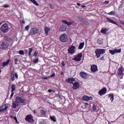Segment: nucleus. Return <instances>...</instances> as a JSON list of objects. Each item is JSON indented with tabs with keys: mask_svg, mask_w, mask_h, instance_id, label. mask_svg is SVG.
Wrapping results in <instances>:
<instances>
[{
	"mask_svg": "<svg viewBox=\"0 0 124 124\" xmlns=\"http://www.w3.org/2000/svg\"><path fill=\"white\" fill-rule=\"evenodd\" d=\"M105 52H106V49H95V53L96 57H97V59H98V58H100L101 55H103V54H105Z\"/></svg>",
	"mask_w": 124,
	"mask_h": 124,
	"instance_id": "f257e3e1",
	"label": "nucleus"
},
{
	"mask_svg": "<svg viewBox=\"0 0 124 124\" xmlns=\"http://www.w3.org/2000/svg\"><path fill=\"white\" fill-rule=\"evenodd\" d=\"M0 30L2 32L6 33V32L9 31V27L7 24L5 23L1 26Z\"/></svg>",
	"mask_w": 124,
	"mask_h": 124,
	"instance_id": "f03ea898",
	"label": "nucleus"
},
{
	"mask_svg": "<svg viewBox=\"0 0 124 124\" xmlns=\"http://www.w3.org/2000/svg\"><path fill=\"white\" fill-rule=\"evenodd\" d=\"M68 39V37L67 36V34L65 33L62 34L60 37V40L61 42H67Z\"/></svg>",
	"mask_w": 124,
	"mask_h": 124,
	"instance_id": "7ed1b4c3",
	"label": "nucleus"
},
{
	"mask_svg": "<svg viewBox=\"0 0 124 124\" xmlns=\"http://www.w3.org/2000/svg\"><path fill=\"white\" fill-rule=\"evenodd\" d=\"M76 52V46H70L68 49V54H75Z\"/></svg>",
	"mask_w": 124,
	"mask_h": 124,
	"instance_id": "20e7f679",
	"label": "nucleus"
},
{
	"mask_svg": "<svg viewBox=\"0 0 124 124\" xmlns=\"http://www.w3.org/2000/svg\"><path fill=\"white\" fill-rule=\"evenodd\" d=\"M16 101L19 103H26L27 102V100L26 99H23L22 97H21L20 95H18L16 97Z\"/></svg>",
	"mask_w": 124,
	"mask_h": 124,
	"instance_id": "39448f33",
	"label": "nucleus"
},
{
	"mask_svg": "<svg viewBox=\"0 0 124 124\" xmlns=\"http://www.w3.org/2000/svg\"><path fill=\"white\" fill-rule=\"evenodd\" d=\"M122 51V49H114L113 50H109V52L110 53V54H111V55H115V54H118L119 53H121Z\"/></svg>",
	"mask_w": 124,
	"mask_h": 124,
	"instance_id": "423d86ee",
	"label": "nucleus"
},
{
	"mask_svg": "<svg viewBox=\"0 0 124 124\" xmlns=\"http://www.w3.org/2000/svg\"><path fill=\"white\" fill-rule=\"evenodd\" d=\"M83 56L82 53H78V55L73 59L75 62H80L81 61V58Z\"/></svg>",
	"mask_w": 124,
	"mask_h": 124,
	"instance_id": "0eeeda50",
	"label": "nucleus"
},
{
	"mask_svg": "<svg viewBox=\"0 0 124 124\" xmlns=\"http://www.w3.org/2000/svg\"><path fill=\"white\" fill-rule=\"evenodd\" d=\"M106 92H107V89L104 87L99 91L98 93L99 95L102 96V95H104L106 93Z\"/></svg>",
	"mask_w": 124,
	"mask_h": 124,
	"instance_id": "6e6552de",
	"label": "nucleus"
},
{
	"mask_svg": "<svg viewBox=\"0 0 124 124\" xmlns=\"http://www.w3.org/2000/svg\"><path fill=\"white\" fill-rule=\"evenodd\" d=\"M91 71L93 73L97 71V66L95 64H93L91 66Z\"/></svg>",
	"mask_w": 124,
	"mask_h": 124,
	"instance_id": "1a4fd4ad",
	"label": "nucleus"
},
{
	"mask_svg": "<svg viewBox=\"0 0 124 124\" xmlns=\"http://www.w3.org/2000/svg\"><path fill=\"white\" fill-rule=\"evenodd\" d=\"M25 120L27 122H29V123H32L34 122L33 119H32V117L31 115H27L26 118H25Z\"/></svg>",
	"mask_w": 124,
	"mask_h": 124,
	"instance_id": "9d476101",
	"label": "nucleus"
},
{
	"mask_svg": "<svg viewBox=\"0 0 124 124\" xmlns=\"http://www.w3.org/2000/svg\"><path fill=\"white\" fill-rule=\"evenodd\" d=\"M36 33H38V30L35 28L32 29L30 32V35H33V34H36Z\"/></svg>",
	"mask_w": 124,
	"mask_h": 124,
	"instance_id": "9b49d317",
	"label": "nucleus"
},
{
	"mask_svg": "<svg viewBox=\"0 0 124 124\" xmlns=\"http://www.w3.org/2000/svg\"><path fill=\"white\" fill-rule=\"evenodd\" d=\"M124 69L123 67H121L118 69V75L119 76H124Z\"/></svg>",
	"mask_w": 124,
	"mask_h": 124,
	"instance_id": "f8f14e48",
	"label": "nucleus"
},
{
	"mask_svg": "<svg viewBox=\"0 0 124 124\" xmlns=\"http://www.w3.org/2000/svg\"><path fill=\"white\" fill-rule=\"evenodd\" d=\"M8 46H9V44L2 42L0 45V48L5 50V49H7V48H8Z\"/></svg>",
	"mask_w": 124,
	"mask_h": 124,
	"instance_id": "ddd939ff",
	"label": "nucleus"
},
{
	"mask_svg": "<svg viewBox=\"0 0 124 124\" xmlns=\"http://www.w3.org/2000/svg\"><path fill=\"white\" fill-rule=\"evenodd\" d=\"M7 108H8V106H6V105H3L0 107V113H1V112H5V111L7 110Z\"/></svg>",
	"mask_w": 124,
	"mask_h": 124,
	"instance_id": "4468645a",
	"label": "nucleus"
},
{
	"mask_svg": "<svg viewBox=\"0 0 124 124\" xmlns=\"http://www.w3.org/2000/svg\"><path fill=\"white\" fill-rule=\"evenodd\" d=\"M79 87H80V85L78 82H76L73 83V90H77V89H79Z\"/></svg>",
	"mask_w": 124,
	"mask_h": 124,
	"instance_id": "2eb2a0df",
	"label": "nucleus"
},
{
	"mask_svg": "<svg viewBox=\"0 0 124 124\" xmlns=\"http://www.w3.org/2000/svg\"><path fill=\"white\" fill-rule=\"evenodd\" d=\"M66 82L69 83V84H73L74 82H76V79L74 78H69L66 79Z\"/></svg>",
	"mask_w": 124,
	"mask_h": 124,
	"instance_id": "dca6fc26",
	"label": "nucleus"
},
{
	"mask_svg": "<svg viewBox=\"0 0 124 124\" xmlns=\"http://www.w3.org/2000/svg\"><path fill=\"white\" fill-rule=\"evenodd\" d=\"M82 100H84L85 101H89V100H93V97L84 95L82 97Z\"/></svg>",
	"mask_w": 124,
	"mask_h": 124,
	"instance_id": "f3484780",
	"label": "nucleus"
},
{
	"mask_svg": "<svg viewBox=\"0 0 124 124\" xmlns=\"http://www.w3.org/2000/svg\"><path fill=\"white\" fill-rule=\"evenodd\" d=\"M62 22L64 23L67 25V26H70L73 24V21H67L66 20H62Z\"/></svg>",
	"mask_w": 124,
	"mask_h": 124,
	"instance_id": "a211bd4d",
	"label": "nucleus"
},
{
	"mask_svg": "<svg viewBox=\"0 0 124 124\" xmlns=\"http://www.w3.org/2000/svg\"><path fill=\"white\" fill-rule=\"evenodd\" d=\"M40 116L42 117L46 115V110L44 108H42L40 111Z\"/></svg>",
	"mask_w": 124,
	"mask_h": 124,
	"instance_id": "6ab92c4d",
	"label": "nucleus"
},
{
	"mask_svg": "<svg viewBox=\"0 0 124 124\" xmlns=\"http://www.w3.org/2000/svg\"><path fill=\"white\" fill-rule=\"evenodd\" d=\"M80 76L82 78L86 79L88 77V74L85 73V72H82L80 73Z\"/></svg>",
	"mask_w": 124,
	"mask_h": 124,
	"instance_id": "aec40b11",
	"label": "nucleus"
},
{
	"mask_svg": "<svg viewBox=\"0 0 124 124\" xmlns=\"http://www.w3.org/2000/svg\"><path fill=\"white\" fill-rule=\"evenodd\" d=\"M5 39L8 41H13V39H14V38L11 35H10L6 37Z\"/></svg>",
	"mask_w": 124,
	"mask_h": 124,
	"instance_id": "412c9836",
	"label": "nucleus"
},
{
	"mask_svg": "<svg viewBox=\"0 0 124 124\" xmlns=\"http://www.w3.org/2000/svg\"><path fill=\"white\" fill-rule=\"evenodd\" d=\"M106 20H107L108 21H109V22H110V23H111L112 24H114V25H116V26H119V24H118L117 23V22H116V21L111 20L109 17H107Z\"/></svg>",
	"mask_w": 124,
	"mask_h": 124,
	"instance_id": "4be33fe9",
	"label": "nucleus"
},
{
	"mask_svg": "<svg viewBox=\"0 0 124 124\" xmlns=\"http://www.w3.org/2000/svg\"><path fill=\"white\" fill-rule=\"evenodd\" d=\"M45 32L46 34V35H48V33L50 31H51V29L49 27H46L44 29Z\"/></svg>",
	"mask_w": 124,
	"mask_h": 124,
	"instance_id": "5701e85b",
	"label": "nucleus"
},
{
	"mask_svg": "<svg viewBox=\"0 0 124 124\" xmlns=\"http://www.w3.org/2000/svg\"><path fill=\"white\" fill-rule=\"evenodd\" d=\"M19 103L16 100L15 102H13V108L14 109H15V108H16L19 106Z\"/></svg>",
	"mask_w": 124,
	"mask_h": 124,
	"instance_id": "b1692460",
	"label": "nucleus"
},
{
	"mask_svg": "<svg viewBox=\"0 0 124 124\" xmlns=\"http://www.w3.org/2000/svg\"><path fill=\"white\" fill-rule=\"evenodd\" d=\"M108 98H109L110 102H113V100H114V94L110 93L108 94Z\"/></svg>",
	"mask_w": 124,
	"mask_h": 124,
	"instance_id": "393cba45",
	"label": "nucleus"
},
{
	"mask_svg": "<svg viewBox=\"0 0 124 124\" xmlns=\"http://www.w3.org/2000/svg\"><path fill=\"white\" fill-rule=\"evenodd\" d=\"M108 58V55L107 54L105 55L104 56H102L101 58H99V61H105L106 60H107V58Z\"/></svg>",
	"mask_w": 124,
	"mask_h": 124,
	"instance_id": "a878e982",
	"label": "nucleus"
},
{
	"mask_svg": "<svg viewBox=\"0 0 124 124\" xmlns=\"http://www.w3.org/2000/svg\"><path fill=\"white\" fill-rule=\"evenodd\" d=\"M66 29H67V27L65 25H63L60 28V30L61 31H66Z\"/></svg>",
	"mask_w": 124,
	"mask_h": 124,
	"instance_id": "bb28decb",
	"label": "nucleus"
},
{
	"mask_svg": "<svg viewBox=\"0 0 124 124\" xmlns=\"http://www.w3.org/2000/svg\"><path fill=\"white\" fill-rule=\"evenodd\" d=\"M10 62V60H8L6 62H3L1 64L2 66H3L4 67L6 66V65H7L8 64V63H9Z\"/></svg>",
	"mask_w": 124,
	"mask_h": 124,
	"instance_id": "cd10ccee",
	"label": "nucleus"
},
{
	"mask_svg": "<svg viewBox=\"0 0 124 124\" xmlns=\"http://www.w3.org/2000/svg\"><path fill=\"white\" fill-rule=\"evenodd\" d=\"M80 21L82 23L85 24V25H89V22L87 21L84 18H82Z\"/></svg>",
	"mask_w": 124,
	"mask_h": 124,
	"instance_id": "c85d7f7f",
	"label": "nucleus"
},
{
	"mask_svg": "<svg viewBox=\"0 0 124 124\" xmlns=\"http://www.w3.org/2000/svg\"><path fill=\"white\" fill-rule=\"evenodd\" d=\"M84 45H85V43H81L78 46V49L80 50H81V49H83Z\"/></svg>",
	"mask_w": 124,
	"mask_h": 124,
	"instance_id": "c756f323",
	"label": "nucleus"
},
{
	"mask_svg": "<svg viewBox=\"0 0 124 124\" xmlns=\"http://www.w3.org/2000/svg\"><path fill=\"white\" fill-rule=\"evenodd\" d=\"M30 0V1H31V2H32V3H33L35 5H36V6H38V5H39V4L37 3L36 0Z\"/></svg>",
	"mask_w": 124,
	"mask_h": 124,
	"instance_id": "7c9ffc66",
	"label": "nucleus"
},
{
	"mask_svg": "<svg viewBox=\"0 0 124 124\" xmlns=\"http://www.w3.org/2000/svg\"><path fill=\"white\" fill-rule=\"evenodd\" d=\"M107 14H108V15H112V16H114V15H116V11H111L110 12L107 13Z\"/></svg>",
	"mask_w": 124,
	"mask_h": 124,
	"instance_id": "2f4dec72",
	"label": "nucleus"
},
{
	"mask_svg": "<svg viewBox=\"0 0 124 124\" xmlns=\"http://www.w3.org/2000/svg\"><path fill=\"white\" fill-rule=\"evenodd\" d=\"M16 89V86H15V84H13L12 86L11 93H13V92H15Z\"/></svg>",
	"mask_w": 124,
	"mask_h": 124,
	"instance_id": "473e14b6",
	"label": "nucleus"
},
{
	"mask_svg": "<svg viewBox=\"0 0 124 124\" xmlns=\"http://www.w3.org/2000/svg\"><path fill=\"white\" fill-rule=\"evenodd\" d=\"M11 80H12L13 81H14V80H15L14 72L11 73Z\"/></svg>",
	"mask_w": 124,
	"mask_h": 124,
	"instance_id": "72a5a7b5",
	"label": "nucleus"
},
{
	"mask_svg": "<svg viewBox=\"0 0 124 124\" xmlns=\"http://www.w3.org/2000/svg\"><path fill=\"white\" fill-rule=\"evenodd\" d=\"M97 43L98 44H103V39H98V40L97 41Z\"/></svg>",
	"mask_w": 124,
	"mask_h": 124,
	"instance_id": "f704fd0d",
	"label": "nucleus"
},
{
	"mask_svg": "<svg viewBox=\"0 0 124 124\" xmlns=\"http://www.w3.org/2000/svg\"><path fill=\"white\" fill-rule=\"evenodd\" d=\"M106 31H107L106 30V28H102L101 31V33H106Z\"/></svg>",
	"mask_w": 124,
	"mask_h": 124,
	"instance_id": "c9c22d12",
	"label": "nucleus"
},
{
	"mask_svg": "<svg viewBox=\"0 0 124 124\" xmlns=\"http://www.w3.org/2000/svg\"><path fill=\"white\" fill-rule=\"evenodd\" d=\"M50 119L53 122H57V118L55 116H50Z\"/></svg>",
	"mask_w": 124,
	"mask_h": 124,
	"instance_id": "e433bc0d",
	"label": "nucleus"
},
{
	"mask_svg": "<svg viewBox=\"0 0 124 124\" xmlns=\"http://www.w3.org/2000/svg\"><path fill=\"white\" fill-rule=\"evenodd\" d=\"M29 55L31 56V52H32L33 48L32 47H30L29 48Z\"/></svg>",
	"mask_w": 124,
	"mask_h": 124,
	"instance_id": "4c0bfd02",
	"label": "nucleus"
},
{
	"mask_svg": "<svg viewBox=\"0 0 124 124\" xmlns=\"http://www.w3.org/2000/svg\"><path fill=\"white\" fill-rule=\"evenodd\" d=\"M25 52H24V50H19V55H24Z\"/></svg>",
	"mask_w": 124,
	"mask_h": 124,
	"instance_id": "58836bf2",
	"label": "nucleus"
},
{
	"mask_svg": "<svg viewBox=\"0 0 124 124\" xmlns=\"http://www.w3.org/2000/svg\"><path fill=\"white\" fill-rule=\"evenodd\" d=\"M93 111H95L96 110V106H95V105H93Z\"/></svg>",
	"mask_w": 124,
	"mask_h": 124,
	"instance_id": "ea45409f",
	"label": "nucleus"
},
{
	"mask_svg": "<svg viewBox=\"0 0 124 124\" xmlns=\"http://www.w3.org/2000/svg\"><path fill=\"white\" fill-rule=\"evenodd\" d=\"M18 59L17 58H15L14 60L15 63L16 64H17V62H18Z\"/></svg>",
	"mask_w": 124,
	"mask_h": 124,
	"instance_id": "a19ab883",
	"label": "nucleus"
},
{
	"mask_svg": "<svg viewBox=\"0 0 124 124\" xmlns=\"http://www.w3.org/2000/svg\"><path fill=\"white\" fill-rule=\"evenodd\" d=\"M82 18L83 17H82L81 16H77V19H78V20H79V21H81Z\"/></svg>",
	"mask_w": 124,
	"mask_h": 124,
	"instance_id": "79ce46f5",
	"label": "nucleus"
},
{
	"mask_svg": "<svg viewBox=\"0 0 124 124\" xmlns=\"http://www.w3.org/2000/svg\"><path fill=\"white\" fill-rule=\"evenodd\" d=\"M48 93H55V91H54V90H51V89H49V90H48Z\"/></svg>",
	"mask_w": 124,
	"mask_h": 124,
	"instance_id": "37998d69",
	"label": "nucleus"
},
{
	"mask_svg": "<svg viewBox=\"0 0 124 124\" xmlns=\"http://www.w3.org/2000/svg\"><path fill=\"white\" fill-rule=\"evenodd\" d=\"M25 30H26V31H29V30H30V26L29 25H27L25 27Z\"/></svg>",
	"mask_w": 124,
	"mask_h": 124,
	"instance_id": "c03bdc74",
	"label": "nucleus"
},
{
	"mask_svg": "<svg viewBox=\"0 0 124 124\" xmlns=\"http://www.w3.org/2000/svg\"><path fill=\"white\" fill-rule=\"evenodd\" d=\"M119 23H120V24H122V25H124V20H120Z\"/></svg>",
	"mask_w": 124,
	"mask_h": 124,
	"instance_id": "a18cd8bd",
	"label": "nucleus"
},
{
	"mask_svg": "<svg viewBox=\"0 0 124 124\" xmlns=\"http://www.w3.org/2000/svg\"><path fill=\"white\" fill-rule=\"evenodd\" d=\"M33 62H34V63H37V62H38V59H37L36 60H34Z\"/></svg>",
	"mask_w": 124,
	"mask_h": 124,
	"instance_id": "49530a36",
	"label": "nucleus"
},
{
	"mask_svg": "<svg viewBox=\"0 0 124 124\" xmlns=\"http://www.w3.org/2000/svg\"><path fill=\"white\" fill-rule=\"evenodd\" d=\"M3 7L5 8H7V7H9V5L8 4H5L4 5Z\"/></svg>",
	"mask_w": 124,
	"mask_h": 124,
	"instance_id": "de8ad7c7",
	"label": "nucleus"
},
{
	"mask_svg": "<svg viewBox=\"0 0 124 124\" xmlns=\"http://www.w3.org/2000/svg\"><path fill=\"white\" fill-rule=\"evenodd\" d=\"M55 76H56V74L53 73L50 76L49 78H50V77H55Z\"/></svg>",
	"mask_w": 124,
	"mask_h": 124,
	"instance_id": "09e8293b",
	"label": "nucleus"
},
{
	"mask_svg": "<svg viewBox=\"0 0 124 124\" xmlns=\"http://www.w3.org/2000/svg\"><path fill=\"white\" fill-rule=\"evenodd\" d=\"M14 95V93L12 92V93H11V96H10V99H11V98H12V97H13Z\"/></svg>",
	"mask_w": 124,
	"mask_h": 124,
	"instance_id": "8fccbe9b",
	"label": "nucleus"
},
{
	"mask_svg": "<svg viewBox=\"0 0 124 124\" xmlns=\"http://www.w3.org/2000/svg\"><path fill=\"white\" fill-rule=\"evenodd\" d=\"M49 78H50V77H44L43 78V79H44V80H47V79H49Z\"/></svg>",
	"mask_w": 124,
	"mask_h": 124,
	"instance_id": "3c124183",
	"label": "nucleus"
},
{
	"mask_svg": "<svg viewBox=\"0 0 124 124\" xmlns=\"http://www.w3.org/2000/svg\"><path fill=\"white\" fill-rule=\"evenodd\" d=\"M14 120L16 121V123H18V120L17 119V117L16 116H15L13 117Z\"/></svg>",
	"mask_w": 124,
	"mask_h": 124,
	"instance_id": "603ef678",
	"label": "nucleus"
},
{
	"mask_svg": "<svg viewBox=\"0 0 124 124\" xmlns=\"http://www.w3.org/2000/svg\"><path fill=\"white\" fill-rule=\"evenodd\" d=\"M49 7H50V8L51 9H54V6H53V5L50 4H49Z\"/></svg>",
	"mask_w": 124,
	"mask_h": 124,
	"instance_id": "864d4df0",
	"label": "nucleus"
},
{
	"mask_svg": "<svg viewBox=\"0 0 124 124\" xmlns=\"http://www.w3.org/2000/svg\"><path fill=\"white\" fill-rule=\"evenodd\" d=\"M104 4L107 5L109 3V1H105L104 2Z\"/></svg>",
	"mask_w": 124,
	"mask_h": 124,
	"instance_id": "5fc2aeb1",
	"label": "nucleus"
},
{
	"mask_svg": "<svg viewBox=\"0 0 124 124\" xmlns=\"http://www.w3.org/2000/svg\"><path fill=\"white\" fill-rule=\"evenodd\" d=\"M15 77L16 78L18 79V74H17V73H16L15 74Z\"/></svg>",
	"mask_w": 124,
	"mask_h": 124,
	"instance_id": "6e6d98bb",
	"label": "nucleus"
},
{
	"mask_svg": "<svg viewBox=\"0 0 124 124\" xmlns=\"http://www.w3.org/2000/svg\"><path fill=\"white\" fill-rule=\"evenodd\" d=\"M33 56H34V57H36L37 56V53L36 52V51H35L34 53Z\"/></svg>",
	"mask_w": 124,
	"mask_h": 124,
	"instance_id": "4d7b16f0",
	"label": "nucleus"
},
{
	"mask_svg": "<svg viewBox=\"0 0 124 124\" xmlns=\"http://www.w3.org/2000/svg\"><path fill=\"white\" fill-rule=\"evenodd\" d=\"M62 66L64 67L65 66V64H64V62L62 61Z\"/></svg>",
	"mask_w": 124,
	"mask_h": 124,
	"instance_id": "13d9d810",
	"label": "nucleus"
},
{
	"mask_svg": "<svg viewBox=\"0 0 124 124\" xmlns=\"http://www.w3.org/2000/svg\"><path fill=\"white\" fill-rule=\"evenodd\" d=\"M81 7H82V8H85L86 7V6L85 5H82L81 6Z\"/></svg>",
	"mask_w": 124,
	"mask_h": 124,
	"instance_id": "bf43d9fd",
	"label": "nucleus"
},
{
	"mask_svg": "<svg viewBox=\"0 0 124 124\" xmlns=\"http://www.w3.org/2000/svg\"><path fill=\"white\" fill-rule=\"evenodd\" d=\"M77 5L78 6H80V5H81V4H80V3H77Z\"/></svg>",
	"mask_w": 124,
	"mask_h": 124,
	"instance_id": "052dcab7",
	"label": "nucleus"
},
{
	"mask_svg": "<svg viewBox=\"0 0 124 124\" xmlns=\"http://www.w3.org/2000/svg\"><path fill=\"white\" fill-rule=\"evenodd\" d=\"M33 113L35 114L36 112H35V110H34Z\"/></svg>",
	"mask_w": 124,
	"mask_h": 124,
	"instance_id": "680f3d73",
	"label": "nucleus"
},
{
	"mask_svg": "<svg viewBox=\"0 0 124 124\" xmlns=\"http://www.w3.org/2000/svg\"><path fill=\"white\" fill-rule=\"evenodd\" d=\"M86 105H88L89 104L88 103H85Z\"/></svg>",
	"mask_w": 124,
	"mask_h": 124,
	"instance_id": "e2e57ef3",
	"label": "nucleus"
},
{
	"mask_svg": "<svg viewBox=\"0 0 124 124\" xmlns=\"http://www.w3.org/2000/svg\"><path fill=\"white\" fill-rule=\"evenodd\" d=\"M62 74H63V72L61 73V75H62Z\"/></svg>",
	"mask_w": 124,
	"mask_h": 124,
	"instance_id": "0e129e2a",
	"label": "nucleus"
},
{
	"mask_svg": "<svg viewBox=\"0 0 124 124\" xmlns=\"http://www.w3.org/2000/svg\"><path fill=\"white\" fill-rule=\"evenodd\" d=\"M1 24H2V23H0V26H1Z\"/></svg>",
	"mask_w": 124,
	"mask_h": 124,
	"instance_id": "69168bd1",
	"label": "nucleus"
}]
</instances>
